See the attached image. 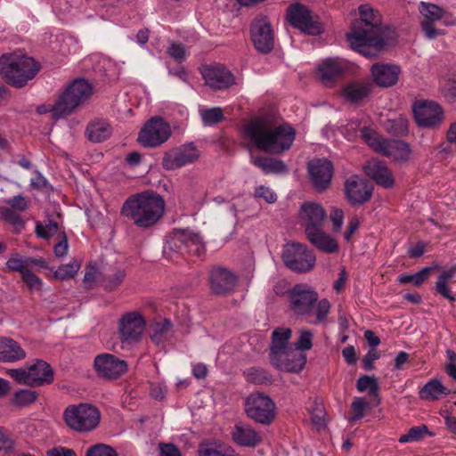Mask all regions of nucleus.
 <instances>
[{
	"mask_svg": "<svg viewBox=\"0 0 456 456\" xmlns=\"http://www.w3.org/2000/svg\"><path fill=\"white\" fill-rule=\"evenodd\" d=\"M6 268L12 272H19L21 275L28 269L25 258L11 257L6 262Z\"/></svg>",
	"mask_w": 456,
	"mask_h": 456,
	"instance_id": "338daca9",
	"label": "nucleus"
},
{
	"mask_svg": "<svg viewBox=\"0 0 456 456\" xmlns=\"http://www.w3.org/2000/svg\"><path fill=\"white\" fill-rule=\"evenodd\" d=\"M431 271L432 267H424L414 274H402L398 277V281L401 284L412 283L419 287L428 278Z\"/></svg>",
	"mask_w": 456,
	"mask_h": 456,
	"instance_id": "de8ad7c7",
	"label": "nucleus"
},
{
	"mask_svg": "<svg viewBox=\"0 0 456 456\" xmlns=\"http://www.w3.org/2000/svg\"><path fill=\"white\" fill-rule=\"evenodd\" d=\"M413 116L417 125L425 128H437L444 119L443 108L433 101L414 103Z\"/></svg>",
	"mask_w": 456,
	"mask_h": 456,
	"instance_id": "ddd939ff",
	"label": "nucleus"
},
{
	"mask_svg": "<svg viewBox=\"0 0 456 456\" xmlns=\"http://www.w3.org/2000/svg\"><path fill=\"white\" fill-rule=\"evenodd\" d=\"M281 258L287 268L297 273L310 272L316 262L315 255L307 245L296 241L284 245Z\"/></svg>",
	"mask_w": 456,
	"mask_h": 456,
	"instance_id": "6e6552de",
	"label": "nucleus"
},
{
	"mask_svg": "<svg viewBox=\"0 0 456 456\" xmlns=\"http://www.w3.org/2000/svg\"><path fill=\"white\" fill-rule=\"evenodd\" d=\"M311 419L313 425L318 429L325 428V411L322 405H316L310 411Z\"/></svg>",
	"mask_w": 456,
	"mask_h": 456,
	"instance_id": "4d7b16f0",
	"label": "nucleus"
},
{
	"mask_svg": "<svg viewBox=\"0 0 456 456\" xmlns=\"http://www.w3.org/2000/svg\"><path fill=\"white\" fill-rule=\"evenodd\" d=\"M373 186L358 175H353L345 183V194L353 206L362 205L369 201L372 196Z\"/></svg>",
	"mask_w": 456,
	"mask_h": 456,
	"instance_id": "6ab92c4d",
	"label": "nucleus"
},
{
	"mask_svg": "<svg viewBox=\"0 0 456 456\" xmlns=\"http://www.w3.org/2000/svg\"><path fill=\"white\" fill-rule=\"evenodd\" d=\"M243 375L246 380L255 385H272L273 379L265 370L258 367L247 369Z\"/></svg>",
	"mask_w": 456,
	"mask_h": 456,
	"instance_id": "ea45409f",
	"label": "nucleus"
},
{
	"mask_svg": "<svg viewBox=\"0 0 456 456\" xmlns=\"http://www.w3.org/2000/svg\"><path fill=\"white\" fill-rule=\"evenodd\" d=\"M202 75L206 85L215 89L224 90L237 84L234 75L222 65L208 67Z\"/></svg>",
	"mask_w": 456,
	"mask_h": 456,
	"instance_id": "5701e85b",
	"label": "nucleus"
},
{
	"mask_svg": "<svg viewBox=\"0 0 456 456\" xmlns=\"http://www.w3.org/2000/svg\"><path fill=\"white\" fill-rule=\"evenodd\" d=\"M40 68L33 58L26 55L10 53L0 57V75L13 87L25 86L37 76Z\"/></svg>",
	"mask_w": 456,
	"mask_h": 456,
	"instance_id": "39448f33",
	"label": "nucleus"
},
{
	"mask_svg": "<svg viewBox=\"0 0 456 456\" xmlns=\"http://www.w3.org/2000/svg\"><path fill=\"white\" fill-rule=\"evenodd\" d=\"M318 294L307 284H296L289 292V302L292 311L307 317L311 324L325 322L330 309V304L323 298L318 301Z\"/></svg>",
	"mask_w": 456,
	"mask_h": 456,
	"instance_id": "20e7f679",
	"label": "nucleus"
},
{
	"mask_svg": "<svg viewBox=\"0 0 456 456\" xmlns=\"http://www.w3.org/2000/svg\"><path fill=\"white\" fill-rule=\"evenodd\" d=\"M81 263L77 259H72L70 263L61 265L54 272L53 276L59 280H67L73 278L80 269Z\"/></svg>",
	"mask_w": 456,
	"mask_h": 456,
	"instance_id": "49530a36",
	"label": "nucleus"
},
{
	"mask_svg": "<svg viewBox=\"0 0 456 456\" xmlns=\"http://www.w3.org/2000/svg\"><path fill=\"white\" fill-rule=\"evenodd\" d=\"M146 322L139 312L125 314L118 321V335L122 343L128 345L140 341Z\"/></svg>",
	"mask_w": 456,
	"mask_h": 456,
	"instance_id": "4468645a",
	"label": "nucleus"
},
{
	"mask_svg": "<svg viewBox=\"0 0 456 456\" xmlns=\"http://www.w3.org/2000/svg\"><path fill=\"white\" fill-rule=\"evenodd\" d=\"M38 397L36 391L28 389H20L13 394L12 403L18 407H26L34 403Z\"/></svg>",
	"mask_w": 456,
	"mask_h": 456,
	"instance_id": "c03bdc74",
	"label": "nucleus"
},
{
	"mask_svg": "<svg viewBox=\"0 0 456 456\" xmlns=\"http://www.w3.org/2000/svg\"><path fill=\"white\" fill-rule=\"evenodd\" d=\"M456 273V265L451 266L449 269L444 271L437 278L436 284V290L438 294L447 298L451 302H454L456 297L452 294L448 282L454 277Z\"/></svg>",
	"mask_w": 456,
	"mask_h": 456,
	"instance_id": "4c0bfd02",
	"label": "nucleus"
},
{
	"mask_svg": "<svg viewBox=\"0 0 456 456\" xmlns=\"http://www.w3.org/2000/svg\"><path fill=\"white\" fill-rule=\"evenodd\" d=\"M7 374L13 379L18 384L25 385L28 387H35L41 379L32 377L34 373L29 372L28 367L27 369H9Z\"/></svg>",
	"mask_w": 456,
	"mask_h": 456,
	"instance_id": "a19ab883",
	"label": "nucleus"
},
{
	"mask_svg": "<svg viewBox=\"0 0 456 456\" xmlns=\"http://www.w3.org/2000/svg\"><path fill=\"white\" fill-rule=\"evenodd\" d=\"M245 134L258 150L280 155L290 149L296 130L288 123H278L275 115L265 114L252 119L245 127Z\"/></svg>",
	"mask_w": 456,
	"mask_h": 456,
	"instance_id": "f03ea898",
	"label": "nucleus"
},
{
	"mask_svg": "<svg viewBox=\"0 0 456 456\" xmlns=\"http://www.w3.org/2000/svg\"><path fill=\"white\" fill-rule=\"evenodd\" d=\"M373 83L370 80H354L343 86L342 95L351 104L362 105L372 94Z\"/></svg>",
	"mask_w": 456,
	"mask_h": 456,
	"instance_id": "b1692460",
	"label": "nucleus"
},
{
	"mask_svg": "<svg viewBox=\"0 0 456 456\" xmlns=\"http://www.w3.org/2000/svg\"><path fill=\"white\" fill-rule=\"evenodd\" d=\"M428 429L426 425H421L419 427H413L410 428L407 434L401 436L399 438L400 443H407L411 441H417L422 438L424 434H428Z\"/></svg>",
	"mask_w": 456,
	"mask_h": 456,
	"instance_id": "5fc2aeb1",
	"label": "nucleus"
},
{
	"mask_svg": "<svg viewBox=\"0 0 456 456\" xmlns=\"http://www.w3.org/2000/svg\"><path fill=\"white\" fill-rule=\"evenodd\" d=\"M233 449L230 446L217 448H205L200 450V456H233Z\"/></svg>",
	"mask_w": 456,
	"mask_h": 456,
	"instance_id": "69168bd1",
	"label": "nucleus"
},
{
	"mask_svg": "<svg viewBox=\"0 0 456 456\" xmlns=\"http://www.w3.org/2000/svg\"><path fill=\"white\" fill-rule=\"evenodd\" d=\"M270 362L279 370L298 373L306 363V356L289 348L275 354H270Z\"/></svg>",
	"mask_w": 456,
	"mask_h": 456,
	"instance_id": "412c9836",
	"label": "nucleus"
},
{
	"mask_svg": "<svg viewBox=\"0 0 456 456\" xmlns=\"http://www.w3.org/2000/svg\"><path fill=\"white\" fill-rule=\"evenodd\" d=\"M286 20L293 28L307 35L318 36L324 31L322 24L312 11L300 3L292 4L287 8Z\"/></svg>",
	"mask_w": 456,
	"mask_h": 456,
	"instance_id": "1a4fd4ad",
	"label": "nucleus"
},
{
	"mask_svg": "<svg viewBox=\"0 0 456 456\" xmlns=\"http://www.w3.org/2000/svg\"><path fill=\"white\" fill-rule=\"evenodd\" d=\"M127 362L111 354H100L94 357V369L99 377L108 380L118 379L127 370Z\"/></svg>",
	"mask_w": 456,
	"mask_h": 456,
	"instance_id": "2eb2a0df",
	"label": "nucleus"
},
{
	"mask_svg": "<svg viewBox=\"0 0 456 456\" xmlns=\"http://www.w3.org/2000/svg\"><path fill=\"white\" fill-rule=\"evenodd\" d=\"M167 53L177 62H182L185 60V47L182 43L174 42L167 49Z\"/></svg>",
	"mask_w": 456,
	"mask_h": 456,
	"instance_id": "052dcab7",
	"label": "nucleus"
},
{
	"mask_svg": "<svg viewBox=\"0 0 456 456\" xmlns=\"http://www.w3.org/2000/svg\"><path fill=\"white\" fill-rule=\"evenodd\" d=\"M201 118L205 125L212 126L221 122L224 119V114L221 108L216 107L202 110Z\"/></svg>",
	"mask_w": 456,
	"mask_h": 456,
	"instance_id": "864d4df0",
	"label": "nucleus"
},
{
	"mask_svg": "<svg viewBox=\"0 0 456 456\" xmlns=\"http://www.w3.org/2000/svg\"><path fill=\"white\" fill-rule=\"evenodd\" d=\"M186 235H188V238L185 240L186 249L184 253L187 252L195 256L201 255L204 252L205 247L200 235L188 229H186Z\"/></svg>",
	"mask_w": 456,
	"mask_h": 456,
	"instance_id": "a18cd8bd",
	"label": "nucleus"
},
{
	"mask_svg": "<svg viewBox=\"0 0 456 456\" xmlns=\"http://www.w3.org/2000/svg\"><path fill=\"white\" fill-rule=\"evenodd\" d=\"M164 211L163 197L151 190L129 196L121 208V215L142 229L156 224L163 216Z\"/></svg>",
	"mask_w": 456,
	"mask_h": 456,
	"instance_id": "7ed1b4c3",
	"label": "nucleus"
},
{
	"mask_svg": "<svg viewBox=\"0 0 456 456\" xmlns=\"http://www.w3.org/2000/svg\"><path fill=\"white\" fill-rule=\"evenodd\" d=\"M0 220L12 224L17 232H20L25 227V221L18 211L8 207H0Z\"/></svg>",
	"mask_w": 456,
	"mask_h": 456,
	"instance_id": "79ce46f5",
	"label": "nucleus"
},
{
	"mask_svg": "<svg viewBox=\"0 0 456 456\" xmlns=\"http://www.w3.org/2000/svg\"><path fill=\"white\" fill-rule=\"evenodd\" d=\"M250 38L256 50L266 54L274 47V32L269 19L262 14L253 19L249 28Z\"/></svg>",
	"mask_w": 456,
	"mask_h": 456,
	"instance_id": "9b49d317",
	"label": "nucleus"
},
{
	"mask_svg": "<svg viewBox=\"0 0 456 456\" xmlns=\"http://www.w3.org/2000/svg\"><path fill=\"white\" fill-rule=\"evenodd\" d=\"M67 426L77 432L94 430L100 423V411L89 403L69 405L63 412Z\"/></svg>",
	"mask_w": 456,
	"mask_h": 456,
	"instance_id": "0eeeda50",
	"label": "nucleus"
},
{
	"mask_svg": "<svg viewBox=\"0 0 456 456\" xmlns=\"http://www.w3.org/2000/svg\"><path fill=\"white\" fill-rule=\"evenodd\" d=\"M237 283V275L224 267H213L209 273L210 289L216 296L230 295L234 291Z\"/></svg>",
	"mask_w": 456,
	"mask_h": 456,
	"instance_id": "dca6fc26",
	"label": "nucleus"
},
{
	"mask_svg": "<svg viewBox=\"0 0 456 456\" xmlns=\"http://www.w3.org/2000/svg\"><path fill=\"white\" fill-rule=\"evenodd\" d=\"M29 372L34 373L32 377L41 379L35 387L49 385L54 379L53 370L51 365L43 360H37L28 367Z\"/></svg>",
	"mask_w": 456,
	"mask_h": 456,
	"instance_id": "72a5a7b5",
	"label": "nucleus"
},
{
	"mask_svg": "<svg viewBox=\"0 0 456 456\" xmlns=\"http://www.w3.org/2000/svg\"><path fill=\"white\" fill-rule=\"evenodd\" d=\"M186 229H175L167 237L164 245L163 253L170 257L172 253L184 254L188 238Z\"/></svg>",
	"mask_w": 456,
	"mask_h": 456,
	"instance_id": "7c9ffc66",
	"label": "nucleus"
},
{
	"mask_svg": "<svg viewBox=\"0 0 456 456\" xmlns=\"http://www.w3.org/2000/svg\"><path fill=\"white\" fill-rule=\"evenodd\" d=\"M6 204L9 205V208L12 209H14L18 212H24L29 207V200L22 195H15L12 198L7 200Z\"/></svg>",
	"mask_w": 456,
	"mask_h": 456,
	"instance_id": "13d9d810",
	"label": "nucleus"
},
{
	"mask_svg": "<svg viewBox=\"0 0 456 456\" xmlns=\"http://www.w3.org/2000/svg\"><path fill=\"white\" fill-rule=\"evenodd\" d=\"M370 71L375 84L387 88L398 82L401 69L395 64L376 63L371 66Z\"/></svg>",
	"mask_w": 456,
	"mask_h": 456,
	"instance_id": "a878e982",
	"label": "nucleus"
},
{
	"mask_svg": "<svg viewBox=\"0 0 456 456\" xmlns=\"http://www.w3.org/2000/svg\"><path fill=\"white\" fill-rule=\"evenodd\" d=\"M172 323L169 320L165 319L162 322H156L151 326V339L159 343L170 331Z\"/></svg>",
	"mask_w": 456,
	"mask_h": 456,
	"instance_id": "603ef678",
	"label": "nucleus"
},
{
	"mask_svg": "<svg viewBox=\"0 0 456 456\" xmlns=\"http://www.w3.org/2000/svg\"><path fill=\"white\" fill-rule=\"evenodd\" d=\"M451 391L440 380L428 381L419 392V398L426 401H436L441 395H449Z\"/></svg>",
	"mask_w": 456,
	"mask_h": 456,
	"instance_id": "c9c22d12",
	"label": "nucleus"
},
{
	"mask_svg": "<svg viewBox=\"0 0 456 456\" xmlns=\"http://www.w3.org/2000/svg\"><path fill=\"white\" fill-rule=\"evenodd\" d=\"M318 70L320 79L326 86H331L344 72L343 67L332 59L325 60Z\"/></svg>",
	"mask_w": 456,
	"mask_h": 456,
	"instance_id": "473e14b6",
	"label": "nucleus"
},
{
	"mask_svg": "<svg viewBox=\"0 0 456 456\" xmlns=\"http://www.w3.org/2000/svg\"><path fill=\"white\" fill-rule=\"evenodd\" d=\"M171 135L169 125L160 117H153L148 120L138 134L137 141L147 148L161 145Z\"/></svg>",
	"mask_w": 456,
	"mask_h": 456,
	"instance_id": "f8f14e48",
	"label": "nucleus"
},
{
	"mask_svg": "<svg viewBox=\"0 0 456 456\" xmlns=\"http://www.w3.org/2000/svg\"><path fill=\"white\" fill-rule=\"evenodd\" d=\"M92 93V86L87 80H74L53 105V119L58 120L70 115L79 104L91 97Z\"/></svg>",
	"mask_w": 456,
	"mask_h": 456,
	"instance_id": "423d86ee",
	"label": "nucleus"
},
{
	"mask_svg": "<svg viewBox=\"0 0 456 456\" xmlns=\"http://www.w3.org/2000/svg\"><path fill=\"white\" fill-rule=\"evenodd\" d=\"M275 403L263 393H253L246 400V412L254 421L269 425L275 418Z\"/></svg>",
	"mask_w": 456,
	"mask_h": 456,
	"instance_id": "9d476101",
	"label": "nucleus"
},
{
	"mask_svg": "<svg viewBox=\"0 0 456 456\" xmlns=\"http://www.w3.org/2000/svg\"><path fill=\"white\" fill-rule=\"evenodd\" d=\"M308 241L317 249L327 254L337 253L339 246L336 239L327 234L323 228L319 231L305 233Z\"/></svg>",
	"mask_w": 456,
	"mask_h": 456,
	"instance_id": "cd10ccee",
	"label": "nucleus"
},
{
	"mask_svg": "<svg viewBox=\"0 0 456 456\" xmlns=\"http://www.w3.org/2000/svg\"><path fill=\"white\" fill-rule=\"evenodd\" d=\"M255 198L263 199L266 203L273 204L277 200V195L269 188L265 185H260L256 188Z\"/></svg>",
	"mask_w": 456,
	"mask_h": 456,
	"instance_id": "bf43d9fd",
	"label": "nucleus"
},
{
	"mask_svg": "<svg viewBox=\"0 0 456 456\" xmlns=\"http://www.w3.org/2000/svg\"><path fill=\"white\" fill-rule=\"evenodd\" d=\"M126 276L125 270L117 269L112 273L104 274L102 284L105 290L113 291L120 286Z\"/></svg>",
	"mask_w": 456,
	"mask_h": 456,
	"instance_id": "37998d69",
	"label": "nucleus"
},
{
	"mask_svg": "<svg viewBox=\"0 0 456 456\" xmlns=\"http://www.w3.org/2000/svg\"><path fill=\"white\" fill-rule=\"evenodd\" d=\"M231 436L232 441L240 446L256 447L262 442L261 435L251 426L244 423L236 424Z\"/></svg>",
	"mask_w": 456,
	"mask_h": 456,
	"instance_id": "bb28decb",
	"label": "nucleus"
},
{
	"mask_svg": "<svg viewBox=\"0 0 456 456\" xmlns=\"http://www.w3.org/2000/svg\"><path fill=\"white\" fill-rule=\"evenodd\" d=\"M313 333L309 330H301L300 336L296 343L297 348L302 351L310 350L313 346Z\"/></svg>",
	"mask_w": 456,
	"mask_h": 456,
	"instance_id": "680f3d73",
	"label": "nucleus"
},
{
	"mask_svg": "<svg viewBox=\"0 0 456 456\" xmlns=\"http://www.w3.org/2000/svg\"><path fill=\"white\" fill-rule=\"evenodd\" d=\"M363 170L367 176L386 189L392 188L395 185L392 172L384 162L377 159L368 160L363 166Z\"/></svg>",
	"mask_w": 456,
	"mask_h": 456,
	"instance_id": "393cba45",
	"label": "nucleus"
},
{
	"mask_svg": "<svg viewBox=\"0 0 456 456\" xmlns=\"http://www.w3.org/2000/svg\"><path fill=\"white\" fill-rule=\"evenodd\" d=\"M85 456H118V454L113 447L99 443L89 446Z\"/></svg>",
	"mask_w": 456,
	"mask_h": 456,
	"instance_id": "3c124183",
	"label": "nucleus"
},
{
	"mask_svg": "<svg viewBox=\"0 0 456 456\" xmlns=\"http://www.w3.org/2000/svg\"><path fill=\"white\" fill-rule=\"evenodd\" d=\"M25 357L26 352L17 341L11 338H0L1 362H14Z\"/></svg>",
	"mask_w": 456,
	"mask_h": 456,
	"instance_id": "c85d7f7f",
	"label": "nucleus"
},
{
	"mask_svg": "<svg viewBox=\"0 0 456 456\" xmlns=\"http://www.w3.org/2000/svg\"><path fill=\"white\" fill-rule=\"evenodd\" d=\"M442 94L444 97L450 102L456 101V80L447 79L443 87Z\"/></svg>",
	"mask_w": 456,
	"mask_h": 456,
	"instance_id": "0e129e2a",
	"label": "nucleus"
},
{
	"mask_svg": "<svg viewBox=\"0 0 456 456\" xmlns=\"http://www.w3.org/2000/svg\"><path fill=\"white\" fill-rule=\"evenodd\" d=\"M292 330L289 328H277L272 333V345L270 347V354L289 349L288 341L291 338Z\"/></svg>",
	"mask_w": 456,
	"mask_h": 456,
	"instance_id": "e433bc0d",
	"label": "nucleus"
},
{
	"mask_svg": "<svg viewBox=\"0 0 456 456\" xmlns=\"http://www.w3.org/2000/svg\"><path fill=\"white\" fill-rule=\"evenodd\" d=\"M199 158V151L191 144L183 145L166 152L162 159V167L166 170H175L192 163Z\"/></svg>",
	"mask_w": 456,
	"mask_h": 456,
	"instance_id": "aec40b11",
	"label": "nucleus"
},
{
	"mask_svg": "<svg viewBox=\"0 0 456 456\" xmlns=\"http://www.w3.org/2000/svg\"><path fill=\"white\" fill-rule=\"evenodd\" d=\"M23 281L30 289L40 290L42 287V280L28 269L22 275Z\"/></svg>",
	"mask_w": 456,
	"mask_h": 456,
	"instance_id": "e2e57ef3",
	"label": "nucleus"
},
{
	"mask_svg": "<svg viewBox=\"0 0 456 456\" xmlns=\"http://www.w3.org/2000/svg\"><path fill=\"white\" fill-rule=\"evenodd\" d=\"M251 162L265 174H286L289 170L284 161L272 157L258 155L252 157Z\"/></svg>",
	"mask_w": 456,
	"mask_h": 456,
	"instance_id": "c756f323",
	"label": "nucleus"
},
{
	"mask_svg": "<svg viewBox=\"0 0 456 456\" xmlns=\"http://www.w3.org/2000/svg\"><path fill=\"white\" fill-rule=\"evenodd\" d=\"M356 388L360 392L369 390L370 395L373 396L375 400V406L380 403V397L379 395V384L374 376H361L356 381Z\"/></svg>",
	"mask_w": 456,
	"mask_h": 456,
	"instance_id": "58836bf2",
	"label": "nucleus"
},
{
	"mask_svg": "<svg viewBox=\"0 0 456 456\" xmlns=\"http://www.w3.org/2000/svg\"><path fill=\"white\" fill-rule=\"evenodd\" d=\"M307 171L314 189L324 191L330 186L333 175V164L326 159H315L307 165Z\"/></svg>",
	"mask_w": 456,
	"mask_h": 456,
	"instance_id": "f3484780",
	"label": "nucleus"
},
{
	"mask_svg": "<svg viewBox=\"0 0 456 456\" xmlns=\"http://www.w3.org/2000/svg\"><path fill=\"white\" fill-rule=\"evenodd\" d=\"M411 156V149L408 142L402 140H390L387 148L386 157L397 161H408Z\"/></svg>",
	"mask_w": 456,
	"mask_h": 456,
	"instance_id": "f704fd0d",
	"label": "nucleus"
},
{
	"mask_svg": "<svg viewBox=\"0 0 456 456\" xmlns=\"http://www.w3.org/2000/svg\"><path fill=\"white\" fill-rule=\"evenodd\" d=\"M368 407V403L361 397H356L351 404L354 415L350 417L349 421L353 422L361 419L364 416V410Z\"/></svg>",
	"mask_w": 456,
	"mask_h": 456,
	"instance_id": "6e6d98bb",
	"label": "nucleus"
},
{
	"mask_svg": "<svg viewBox=\"0 0 456 456\" xmlns=\"http://www.w3.org/2000/svg\"><path fill=\"white\" fill-rule=\"evenodd\" d=\"M419 10L424 17V20L421 21V28L426 37L434 39L437 36L443 35V31L436 28L434 23L443 18L444 9L434 4L420 2Z\"/></svg>",
	"mask_w": 456,
	"mask_h": 456,
	"instance_id": "4be33fe9",
	"label": "nucleus"
},
{
	"mask_svg": "<svg viewBox=\"0 0 456 456\" xmlns=\"http://www.w3.org/2000/svg\"><path fill=\"white\" fill-rule=\"evenodd\" d=\"M112 134L110 125L102 119H97L89 123L86 129L87 139L94 143L107 140Z\"/></svg>",
	"mask_w": 456,
	"mask_h": 456,
	"instance_id": "2f4dec72",
	"label": "nucleus"
},
{
	"mask_svg": "<svg viewBox=\"0 0 456 456\" xmlns=\"http://www.w3.org/2000/svg\"><path fill=\"white\" fill-rule=\"evenodd\" d=\"M387 131L395 136H406L409 134V121L404 117H398L387 122Z\"/></svg>",
	"mask_w": 456,
	"mask_h": 456,
	"instance_id": "09e8293b",
	"label": "nucleus"
},
{
	"mask_svg": "<svg viewBox=\"0 0 456 456\" xmlns=\"http://www.w3.org/2000/svg\"><path fill=\"white\" fill-rule=\"evenodd\" d=\"M59 229L58 223L54 220L48 219L47 222L43 224L37 223L36 224V234L42 239L48 240L53 236Z\"/></svg>",
	"mask_w": 456,
	"mask_h": 456,
	"instance_id": "8fccbe9b",
	"label": "nucleus"
},
{
	"mask_svg": "<svg viewBox=\"0 0 456 456\" xmlns=\"http://www.w3.org/2000/svg\"><path fill=\"white\" fill-rule=\"evenodd\" d=\"M359 14L360 19L352 23L346 40L352 49L362 55L376 57L388 44L389 34L394 31L382 25L380 13L369 4L360 5Z\"/></svg>",
	"mask_w": 456,
	"mask_h": 456,
	"instance_id": "f257e3e1",
	"label": "nucleus"
},
{
	"mask_svg": "<svg viewBox=\"0 0 456 456\" xmlns=\"http://www.w3.org/2000/svg\"><path fill=\"white\" fill-rule=\"evenodd\" d=\"M299 218L305 227V233L319 231L323 228L327 214L322 205L307 201L301 205Z\"/></svg>",
	"mask_w": 456,
	"mask_h": 456,
	"instance_id": "a211bd4d",
	"label": "nucleus"
},
{
	"mask_svg": "<svg viewBox=\"0 0 456 456\" xmlns=\"http://www.w3.org/2000/svg\"><path fill=\"white\" fill-rule=\"evenodd\" d=\"M159 456H182L179 448L172 443H159Z\"/></svg>",
	"mask_w": 456,
	"mask_h": 456,
	"instance_id": "774afa93",
	"label": "nucleus"
}]
</instances>
